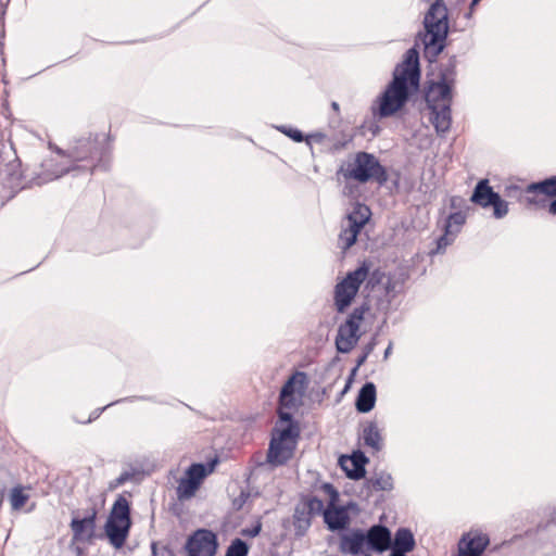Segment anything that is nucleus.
I'll list each match as a JSON object with an SVG mask.
<instances>
[{
    "mask_svg": "<svg viewBox=\"0 0 556 556\" xmlns=\"http://www.w3.org/2000/svg\"><path fill=\"white\" fill-rule=\"evenodd\" d=\"M391 346H388V349L384 352V356L387 357L390 354Z\"/></svg>",
    "mask_w": 556,
    "mask_h": 556,
    "instance_id": "4d7b16f0",
    "label": "nucleus"
},
{
    "mask_svg": "<svg viewBox=\"0 0 556 556\" xmlns=\"http://www.w3.org/2000/svg\"><path fill=\"white\" fill-rule=\"evenodd\" d=\"M324 510V502L316 497L309 496L303 498L294 508L293 526L295 534L303 536L312 523V518Z\"/></svg>",
    "mask_w": 556,
    "mask_h": 556,
    "instance_id": "ddd939ff",
    "label": "nucleus"
},
{
    "mask_svg": "<svg viewBox=\"0 0 556 556\" xmlns=\"http://www.w3.org/2000/svg\"><path fill=\"white\" fill-rule=\"evenodd\" d=\"M367 547L375 552H384L391 547V532L382 525H374L365 534Z\"/></svg>",
    "mask_w": 556,
    "mask_h": 556,
    "instance_id": "6ab92c4d",
    "label": "nucleus"
},
{
    "mask_svg": "<svg viewBox=\"0 0 556 556\" xmlns=\"http://www.w3.org/2000/svg\"><path fill=\"white\" fill-rule=\"evenodd\" d=\"M406 554L407 553L391 551V554L389 556H406Z\"/></svg>",
    "mask_w": 556,
    "mask_h": 556,
    "instance_id": "864d4df0",
    "label": "nucleus"
},
{
    "mask_svg": "<svg viewBox=\"0 0 556 556\" xmlns=\"http://www.w3.org/2000/svg\"><path fill=\"white\" fill-rule=\"evenodd\" d=\"M325 489L331 493L332 501H334L338 497L339 494L332 484L326 483Z\"/></svg>",
    "mask_w": 556,
    "mask_h": 556,
    "instance_id": "8fccbe9b",
    "label": "nucleus"
},
{
    "mask_svg": "<svg viewBox=\"0 0 556 556\" xmlns=\"http://www.w3.org/2000/svg\"><path fill=\"white\" fill-rule=\"evenodd\" d=\"M249 545L241 539H235L226 551V556H248Z\"/></svg>",
    "mask_w": 556,
    "mask_h": 556,
    "instance_id": "473e14b6",
    "label": "nucleus"
},
{
    "mask_svg": "<svg viewBox=\"0 0 556 556\" xmlns=\"http://www.w3.org/2000/svg\"><path fill=\"white\" fill-rule=\"evenodd\" d=\"M287 407H281L279 405V408L277 410L278 414V425L286 424L287 425H298L296 421H294L293 416L290 412L285 410Z\"/></svg>",
    "mask_w": 556,
    "mask_h": 556,
    "instance_id": "58836bf2",
    "label": "nucleus"
},
{
    "mask_svg": "<svg viewBox=\"0 0 556 556\" xmlns=\"http://www.w3.org/2000/svg\"><path fill=\"white\" fill-rule=\"evenodd\" d=\"M419 52L413 47L405 52L404 60L393 72V78L378 98V108L372 106V114L380 118L389 117L400 111L420 84Z\"/></svg>",
    "mask_w": 556,
    "mask_h": 556,
    "instance_id": "f257e3e1",
    "label": "nucleus"
},
{
    "mask_svg": "<svg viewBox=\"0 0 556 556\" xmlns=\"http://www.w3.org/2000/svg\"><path fill=\"white\" fill-rule=\"evenodd\" d=\"M470 201L483 208L493 207V216L497 219L503 218L508 213V202L493 190L488 179H481L477 182Z\"/></svg>",
    "mask_w": 556,
    "mask_h": 556,
    "instance_id": "f8f14e48",
    "label": "nucleus"
},
{
    "mask_svg": "<svg viewBox=\"0 0 556 556\" xmlns=\"http://www.w3.org/2000/svg\"><path fill=\"white\" fill-rule=\"evenodd\" d=\"M370 215L371 212L367 205L356 203L346 216V225L342 226L340 231L339 243L341 249L348 250L356 242L358 233L370 218Z\"/></svg>",
    "mask_w": 556,
    "mask_h": 556,
    "instance_id": "9b49d317",
    "label": "nucleus"
},
{
    "mask_svg": "<svg viewBox=\"0 0 556 556\" xmlns=\"http://www.w3.org/2000/svg\"><path fill=\"white\" fill-rule=\"evenodd\" d=\"M131 523H123L112 519H108L104 530L110 543L115 548H121L129 534Z\"/></svg>",
    "mask_w": 556,
    "mask_h": 556,
    "instance_id": "aec40b11",
    "label": "nucleus"
},
{
    "mask_svg": "<svg viewBox=\"0 0 556 556\" xmlns=\"http://www.w3.org/2000/svg\"><path fill=\"white\" fill-rule=\"evenodd\" d=\"M368 458L362 451H356L352 455L341 456L339 464L341 469L345 472L346 477L352 480H359L365 477V466Z\"/></svg>",
    "mask_w": 556,
    "mask_h": 556,
    "instance_id": "dca6fc26",
    "label": "nucleus"
},
{
    "mask_svg": "<svg viewBox=\"0 0 556 556\" xmlns=\"http://www.w3.org/2000/svg\"><path fill=\"white\" fill-rule=\"evenodd\" d=\"M424 56L429 63H437L446 46L448 35V13L443 0H435L424 18Z\"/></svg>",
    "mask_w": 556,
    "mask_h": 556,
    "instance_id": "20e7f679",
    "label": "nucleus"
},
{
    "mask_svg": "<svg viewBox=\"0 0 556 556\" xmlns=\"http://www.w3.org/2000/svg\"><path fill=\"white\" fill-rule=\"evenodd\" d=\"M217 548V536L207 529L197 530L186 543L188 556H215Z\"/></svg>",
    "mask_w": 556,
    "mask_h": 556,
    "instance_id": "4468645a",
    "label": "nucleus"
},
{
    "mask_svg": "<svg viewBox=\"0 0 556 556\" xmlns=\"http://www.w3.org/2000/svg\"><path fill=\"white\" fill-rule=\"evenodd\" d=\"M66 155L75 165L73 169H83L90 173L96 169L106 170L111 159V147L109 138L99 134H90L88 137H81L73 141L66 149Z\"/></svg>",
    "mask_w": 556,
    "mask_h": 556,
    "instance_id": "7ed1b4c3",
    "label": "nucleus"
},
{
    "mask_svg": "<svg viewBox=\"0 0 556 556\" xmlns=\"http://www.w3.org/2000/svg\"><path fill=\"white\" fill-rule=\"evenodd\" d=\"M384 278V273L380 269H375L370 274L368 273L366 281V289L375 288L377 285L381 282V280Z\"/></svg>",
    "mask_w": 556,
    "mask_h": 556,
    "instance_id": "4c0bfd02",
    "label": "nucleus"
},
{
    "mask_svg": "<svg viewBox=\"0 0 556 556\" xmlns=\"http://www.w3.org/2000/svg\"><path fill=\"white\" fill-rule=\"evenodd\" d=\"M452 104L437 105L431 112V123L438 134H445L452 125Z\"/></svg>",
    "mask_w": 556,
    "mask_h": 556,
    "instance_id": "412c9836",
    "label": "nucleus"
},
{
    "mask_svg": "<svg viewBox=\"0 0 556 556\" xmlns=\"http://www.w3.org/2000/svg\"><path fill=\"white\" fill-rule=\"evenodd\" d=\"M339 173H342L345 179H353L361 184L370 180L377 181L380 186L388 181V172L380 161L371 153L361 151L355 154L354 161L349 162L346 167L341 166Z\"/></svg>",
    "mask_w": 556,
    "mask_h": 556,
    "instance_id": "423d86ee",
    "label": "nucleus"
},
{
    "mask_svg": "<svg viewBox=\"0 0 556 556\" xmlns=\"http://www.w3.org/2000/svg\"><path fill=\"white\" fill-rule=\"evenodd\" d=\"M307 376L304 371H295L285 382L279 394V404L281 407L292 409L296 406V399L294 397L295 386L299 384L301 389L306 383Z\"/></svg>",
    "mask_w": 556,
    "mask_h": 556,
    "instance_id": "f3484780",
    "label": "nucleus"
},
{
    "mask_svg": "<svg viewBox=\"0 0 556 556\" xmlns=\"http://www.w3.org/2000/svg\"><path fill=\"white\" fill-rule=\"evenodd\" d=\"M199 484L193 482L187 476L186 478L180 479L177 486V495L179 500H187L194 495L195 491L199 489Z\"/></svg>",
    "mask_w": 556,
    "mask_h": 556,
    "instance_id": "7c9ffc66",
    "label": "nucleus"
},
{
    "mask_svg": "<svg viewBox=\"0 0 556 556\" xmlns=\"http://www.w3.org/2000/svg\"><path fill=\"white\" fill-rule=\"evenodd\" d=\"M97 514L98 510L96 507H92L90 513L83 519H72L70 527L75 540L90 541L94 536Z\"/></svg>",
    "mask_w": 556,
    "mask_h": 556,
    "instance_id": "a211bd4d",
    "label": "nucleus"
},
{
    "mask_svg": "<svg viewBox=\"0 0 556 556\" xmlns=\"http://www.w3.org/2000/svg\"><path fill=\"white\" fill-rule=\"evenodd\" d=\"M5 5H7V3H3V0H0V27L1 28H3V25H4Z\"/></svg>",
    "mask_w": 556,
    "mask_h": 556,
    "instance_id": "09e8293b",
    "label": "nucleus"
},
{
    "mask_svg": "<svg viewBox=\"0 0 556 556\" xmlns=\"http://www.w3.org/2000/svg\"><path fill=\"white\" fill-rule=\"evenodd\" d=\"M208 470L204 464H192L186 471V476L200 485L201 481L206 477Z\"/></svg>",
    "mask_w": 556,
    "mask_h": 556,
    "instance_id": "2f4dec72",
    "label": "nucleus"
},
{
    "mask_svg": "<svg viewBox=\"0 0 556 556\" xmlns=\"http://www.w3.org/2000/svg\"><path fill=\"white\" fill-rule=\"evenodd\" d=\"M324 520L330 531L342 530L349 523V515L343 506L324 509Z\"/></svg>",
    "mask_w": 556,
    "mask_h": 556,
    "instance_id": "4be33fe9",
    "label": "nucleus"
},
{
    "mask_svg": "<svg viewBox=\"0 0 556 556\" xmlns=\"http://www.w3.org/2000/svg\"><path fill=\"white\" fill-rule=\"evenodd\" d=\"M366 543L365 533L361 530L354 531L351 535H343L340 543V549L342 553H350L357 555L362 552L364 544Z\"/></svg>",
    "mask_w": 556,
    "mask_h": 556,
    "instance_id": "a878e982",
    "label": "nucleus"
},
{
    "mask_svg": "<svg viewBox=\"0 0 556 556\" xmlns=\"http://www.w3.org/2000/svg\"><path fill=\"white\" fill-rule=\"evenodd\" d=\"M481 0H472L470 3V10H472Z\"/></svg>",
    "mask_w": 556,
    "mask_h": 556,
    "instance_id": "6e6d98bb",
    "label": "nucleus"
},
{
    "mask_svg": "<svg viewBox=\"0 0 556 556\" xmlns=\"http://www.w3.org/2000/svg\"><path fill=\"white\" fill-rule=\"evenodd\" d=\"M122 477H126V482L140 483L144 478V471L139 467H131L129 470H124Z\"/></svg>",
    "mask_w": 556,
    "mask_h": 556,
    "instance_id": "e433bc0d",
    "label": "nucleus"
},
{
    "mask_svg": "<svg viewBox=\"0 0 556 556\" xmlns=\"http://www.w3.org/2000/svg\"><path fill=\"white\" fill-rule=\"evenodd\" d=\"M61 174L55 172H40L26 180L25 170L22 169L21 160L17 156L14 143L9 140H0V182L11 189L13 197L18 190L24 189L28 184L43 185L59 178Z\"/></svg>",
    "mask_w": 556,
    "mask_h": 556,
    "instance_id": "f03ea898",
    "label": "nucleus"
},
{
    "mask_svg": "<svg viewBox=\"0 0 556 556\" xmlns=\"http://www.w3.org/2000/svg\"><path fill=\"white\" fill-rule=\"evenodd\" d=\"M368 275V266L363 264L355 270L349 273L346 277L334 287V304L339 313H343L351 304L358 292L361 285Z\"/></svg>",
    "mask_w": 556,
    "mask_h": 556,
    "instance_id": "9d476101",
    "label": "nucleus"
},
{
    "mask_svg": "<svg viewBox=\"0 0 556 556\" xmlns=\"http://www.w3.org/2000/svg\"><path fill=\"white\" fill-rule=\"evenodd\" d=\"M505 195L510 199H516L519 203L525 205L526 187L522 188L517 185H510L505 188Z\"/></svg>",
    "mask_w": 556,
    "mask_h": 556,
    "instance_id": "f704fd0d",
    "label": "nucleus"
},
{
    "mask_svg": "<svg viewBox=\"0 0 556 556\" xmlns=\"http://www.w3.org/2000/svg\"><path fill=\"white\" fill-rule=\"evenodd\" d=\"M278 130L292 139L294 142H303L305 139V136L300 129L293 128L291 126L282 125L278 127Z\"/></svg>",
    "mask_w": 556,
    "mask_h": 556,
    "instance_id": "c9c22d12",
    "label": "nucleus"
},
{
    "mask_svg": "<svg viewBox=\"0 0 556 556\" xmlns=\"http://www.w3.org/2000/svg\"><path fill=\"white\" fill-rule=\"evenodd\" d=\"M126 483V477H122V473L113 481L109 483V489L114 490Z\"/></svg>",
    "mask_w": 556,
    "mask_h": 556,
    "instance_id": "37998d69",
    "label": "nucleus"
},
{
    "mask_svg": "<svg viewBox=\"0 0 556 556\" xmlns=\"http://www.w3.org/2000/svg\"><path fill=\"white\" fill-rule=\"evenodd\" d=\"M261 531H262V521H261V519H257L255 525L252 526L251 528L242 529L241 534L243 536L255 538L261 533Z\"/></svg>",
    "mask_w": 556,
    "mask_h": 556,
    "instance_id": "ea45409f",
    "label": "nucleus"
},
{
    "mask_svg": "<svg viewBox=\"0 0 556 556\" xmlns=\"http://www.w3.org/2000/svg\"><path fill=\"white\" fill-rule=\"evenodd\" d=\"M325 139H326V135L324 132L316 131V132L305 136L304 141H306L307 144H311L312 141H314L316 143H321V142H324Z\"/></svg>",
    "mask_w": 556,
    "mask_h": 556,
    "instance_id": "79ce46f5",
    "label": "nucleus"
},
{
    "mask_svg": "<svg viewBox=\"0 0 556 556\" xmlns=\"http://www.w3.org/2000/svg\"><path fill=\"white\" fill-rule=\"evenodd\" d=\"M454 239H455V236H452V233L446 232V230H444V233L442 236H440L435 241L437 242L435 249L431 250L429 252V254L434 255L438 253H443L445 251L446 247L452 244Z\"/></svg>",
    "mask_w": 556,
    "mask_h": 556,
    "instance_id": "72a5a7b5",
    "label": "nucleus"
},
{
    "mask_svg": "<svg viewBox=\"0 0 556 556\" xmlns=\"http://www.w3.org/2000/svg\"><path fill=\"white\" fill-rule=\"evenodd\" d=\"M56 152H58V154H60V155H62V156H66V157H67V155H66V150L58 149V150H56Z\"/></svg>",
    "mask_w": 556,
    "mask_h": 556,
    "instance_id": "5fc2aeb1",
    "label": "nucleus"
},
{
    "mask_svg": "<svg viewBox=\"0 0 556 556\" xmlns=\"http://www.w3.org/2000/svg\"><path fill=\"white\" fill-rule=\"evenodd\" d=\"M375 345H376V340H375V338H372V339H371V341H370V342H368V343L364 346V349H363V353H366V355H367V356H369V355H370V353L374 351Z\"/></svg>",
    "mask_w": 556,
    "mask_h": 556,
    "instance_id": "de8ad7c7",
    "label": "nucleus"
},
{
    "mask_svg": "<svg viewBox=\"0 0 556 556\" xmlns=\"http://www.w3.org/2000/svg\"><path fill=\"white\" fill-rule=\"evenodd\" d=\"M366 496L371 495V491H391L393 489V478L390 473L381 471L367 478L364 483Z\"/></svg>",
    "mask_w": 556,
    "mask_h": 556,
    "instance_id": "b1692460",
    "label": "nucleus"
},
{
    "mask_svg": "<svg viewBox=\"0 0 556 556\" xmlns=\"http://www.w3.org/2000/svg\"><path fill=\"white\" fill-rule=\"evenodd\" d=\"M29 500V494L25 492V488L21 484L12 488L10 492V503L12 510H21Z\"/></svg>",
    "mask_w": 556,
    "mask_h": 556,
    "instance_id": "c756f323",
    "label": "nucleus"
},
{
    "mask_svg": "<svg viewBox=\"0 0 556 556\" xmlns=\"http://www.w3.org/2000/svg\"><path fill=\"white\" fill-rule=\"evenodd\" d=\"M331 109L336 112V114H338V115L340 114V105H339L338 102L332 101L331 102Z\"/></svg>",
    "mask_w": 556,
    "mask_h": 556,
    "instance_id": "3c124183",
    "label": "nucleus"
},
{
    "mask_svg": "<svg viewBox=\"0 0 556 556\" xmlns=\"http://www.w3.org/2000/svg\"><path fill=\"white\" fill-rule=\"evenodd\" d=\"M362 437L366 446L377 452L382 448V437L376 421H368L365 425Z\"/></svg>",
    "mask_w": 556,
    "mask_h": 556,
    "instance_id": "cd10ccee",
    "label": "nucleus"
},
{
    "mask_svg": "<svg viewBox=\"0 0 556 556\" xmlns=\"http://www.w3.org/2000/svg\"><path fill=\"white\" fill-rule=\"evenodd\" d=\"M104 409H105V407L94 409V410L90 414L89 418H88L86 421H84V424L92 422L93 420H96L97 418H99V416L103 413V410H104Z\"/></svg>",
    "mask_w": 556,
    "mask_h": 556,
    "instance_id": "a18cd8bd",
    "label": "nucleus"
},
{
    "mask_svg": "<svg viewBox=\"0 0 556 556\" xmlns=\"http://www.w3.org/2000/svg\"><path fill=\"white\" fill-rule=\"evenodd\" d=\"M369 311V305L364 303L355 307L348 316L346 320L338 328L336 336V349L339 353L346 354L357 344L359 334V325L364 315Z\"/></svg>",
    "mask_w": 556,
    "mask_h": 556,
    "instance_id": "1a4fd4ad",
    "label": "nucleus"
},
{
    "mask_svg": "<svg viewBox=\"0 0 556 556\" xmlns=\"http://www.w3.org/2000/svg\"><path fill=\"white\" fill-rule=\"evenodd\" d=\"M368 356L366 353H363L356 359V366L352 369L351 377L357 371V369L366 362Z\"/></svg>",
    "mask_w": 556,
    "mask_h": 556,
    "instance_id": "c03bdc74",
    "label": "nucleus"
},
{
    "mask_svg": "<svg viewBox=\"0 0 556 556\" xmlns=\"http://www.w3.org/2000/svg\"><path fill=\"white\" fill-rule=\"evenodd\" d=\"M151 552H152V556H157V545L155 542H152V544H151Z\"/></svg>",
    "mask_w": 556,
    "mask_h": 556,
    "instance_id": "603ef678",
    "label": "nucleus"
},
{
    "mask_svg": "<svg viewBox=\"0 0 556 556\" xmlns=\"http://www.w3.org/2000/svg\"><path fill=\"white\" fill-rule=\"evenodd\" d=\"M466 223V214L462 211L451 213L444 222V230L455 236L460 231Z\"/></svg>",
    "mask_w": 556,
    "mask_h": 556,
    "instance_id": "c85d7f7f",
    "label": "nucleus"
},
{
    "mask_svg": "<svg viewBox=\"0 0 556 556\" xmlns=\"http://www.w3.org/2000/svg\"><path fill=\"white\" fill-rule=\"evenodd\" d=\"M299 437V425L290 424L283 428L275 427L267 450V463L273 466L287 464L293 457Z\"/></svg>",
    "mask_w": 556,
    "mask_h": 556,
    "instance_id": "0eeeda50",
    "label": "nucleus"
},
{
    "mask_svg": "<svg viewBox=\"0 0 556 556\" xmlns=\"http://www.w3.org/2000/svg\"><path fill=\"white\" fill-rule=\"evenodd\" d=\"M376 386L372 382H366L358 391L355 406L358 413H368L375 407Z\"/></svg>",
    "mask_w": 556,
    "mask_h": 556,
    "instance_id": "5701e85b",
    "label": "nucleus"
},
{
    "mask_svg": "<svg viewBox=\"0 0 556 556\" xmlns=\"http://www.w3.org/2000/svg\"><path fill=\"white\" fill-rule=\"evenodd\" d=\"M416 542L413 532L407 528H399L394 541H391V551L409 553L415 548Z\"/></svg>",
    "mask_w": 556,
    "mask_h": 556,
    "instance_id": "393cba45",
    "label": "nucleus"
},
{
    "mask_svg": "<svg viewBox=\"0 0 556 556\" xmlns=\"http://www.w3.org/2000/svg\"><path fill=\"white\" fill-rule=\"evenodd\" d=\"M464 202L463 198L454 195L450 199V205L452 208H457L460 206V204Z\"/></svg>",
    "mask_w": 556,
    "mask_h": 556,
    "instance_id": "49530a36",
    "label": "nucleus"
},
{
    "mask_svg": "<svg viewBox=\"0 0 556 556\" xmlns=\"http://www.w3.org/2000/svg\"><path fill=\"white\" fill-rule=\"evenodd\" d=\"M456 67L457 58L451 55L446 63L440 65L438 80L427 81L425 100L429 110H435L437 105L453 103L457 76Z\"/></svg>",
    "mask_w": 556,
    "mask_h": 556,
    "instance_id": "39448f33",
    "label": "nucleus"
},
{
    "mask_svg": "<svg viewBox=\"0 0 556 556\" xmlns=\"http://www.w3.org/2000/svg\"><path fill=\"white\" fill-rule=\"evenodd\" d=\"M496 549H498V547H494V548L490 549V553H493V552H495Z\"/></svg>",
    "mask_w": 556,
    "mask_h": 556,
    "instance_id": "13d9d810",
    "label": "nucleus"
},
{
    "mask_svg": "<svg viewBox=\"0 0 556 556\" xmlns=\"http://www.w3.org/2000/svg\"><path fill=\"white\" fill-rule=\"evenodd\" d=\"M525 206L556 217V175L526 186Z\"/></svg>",
    "mask_w": 556,
    "mask_h": 556,
    "instance_id": "6e6552de",
    "label": "nucleus"
},
{
    "mask_svg": "<svg viewBox=\"0 0 556 556\" xmlns=\"http://www.w3.org/2000/svg\"><path fill=\"white\" fill-rule=\"evenodd\" d=\"M108 519L123 523H131L130 505L125 496L118 495L115 500Z\"/></svg>",
    "mask_w": 556,
    "mask_h": 556,
    "instance_id": "bb28decb",
    "label": "nucleus"
},
{
    "mask_svg": "<svg viewBox=\"0 0 556 556\" xmlns=\"http://www.w3.org/2000/svg\"><path fill=\"white\" fill-rule=\"evenodd\" d=\"M249 496H250V494L248 492L242 491L239 496H237L232 500V503H231L232 509L236 511L242 509V507L247 503V500L249 498Z\"/></svg>",
    "mask_w": 556,
    "mask_h": 556,
    "instance_id": "a19ab883",
    "label": "nucleus"
},
{
    "mask_svg": "<svg viewBox=\"0 0 556 556\" xmlns=\"http://www.w3.org/2000/svg\"><path fill=\"white\" fill-rule=\"evenodd\" d=\"M489 543L490 539L485 533H465L458 542V556H481Z\"/></svg>",
    "mask_w": 556,
    "mask_h": 556,
    "instance_id": "2eb2a0df",
    "label": "nucleus"
}]
</instances>
